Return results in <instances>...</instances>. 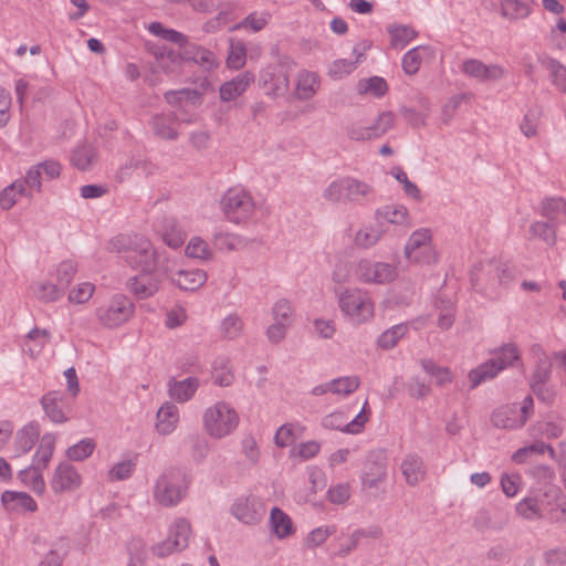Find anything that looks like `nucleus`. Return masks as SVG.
<instances>
[{"instance_id":"nucleus-36","label":"nucleus","mask_w":566,"mask_h":566,"mask_svg":"<svg viewBox=\"0 0 566 566\" xmlns=\"http://www.w3.org/2000/svg\"><path fill=\"white\" fill-rule=\"evenodd\" d=\"M213 382L221 387H228L232 384L234 375L227 358L216 360L212 369Z\"/></svg>"},{"instance_id":"nucleus-46","label":"nucleus","mask_w":566,"mask_h":566,"mask_svg":"<svg viewBox=\"0 0 566 566\" xmlns=\"http://www.w3.org/2000/svg\"><path fill=\"white\" fill-rule=\"evenodd\" d=\"M247 59V49L243 42L238 41L231 43L230 52L228 54L227 64L229 67L239 70L241 69Z\"/></svg>"},{"instance_id":"nucleus-18","label":"nucleus","mask_w":566,"mask_h":566,"mask_svg":"<svg viewBox=\"0 0 566 566\" xmlns=\"http://www.w3.org/2000/svg\"><path fill=\"white\" fill-rule=\"evenodd\" d=\"M182 61L193 62L206 71H211L218 66V61L211 51L189 42L182 49Z\"/></svg>"},{"instance_id":"nucleus-63","label":"nucleus","mask_w":566,"mask_h":566,"mask_svg":"<svg viewBox=\"0 0 566 566\" xmlns=\"http://www.w3.org/2000/svg\"><path fill=\"white\" fill-rule=\"evenodd\" d=\"M55 447V437L53 434H44L38 447L34 460H51Z\"/></svg>"},{"instance_id":"nucleus-15","label":"nucleus","mask_w":566,"mask_h":566,"mask_svg":"<svg viewBox=\"0 0 566 566\" xmlns=\"http://www.w3.org/2000/svg\"><path fill=\"white\" fill-rule=\"evenodd\" d=\"M386 478V469L381 462H369V467L364 471L361 476V489L369 497L376 499L384 489L381 484Z\"/></svg>"},{"instance_id":"nucleus-55","label":"nucleus","mask_w":566,"mask_h":566,"mask_svg":"<svg viewBox=\"0 0 566 566\" xmlns=\"http://www.w3.org/2000/svg\"><path fill=\"white\" fill-rule=\"evenodd\" d=\"M516 512L526 520H533L542 516L537 500L534 497H525L518 502L516 505Z\"/></svg>"},{"instance_id":"nucleus-19","label":"nucleus","mask_w":566,"mask_h":566,"mask_svg":"<svg viewBox=\"0 0 566 566\" xmlns=\"http://www.w3.org/2000/svg\"><path fill=\"white\" fill-rule=\"evenodd\" d=\"M254 74L245 71L237 75L220 87V98L223 102H230L242 95L247 88L254 82Z\"/></svg>"},{"instance_id":"nucleus-47","label":"nucleus","mask_w":566,"mask_h":566,"mask_svg":"<svg viewBox=\"0 0 566 566\" xmlns=\"http://www.w3.org/2000/svg\"><path fill=\"white\" fill-rule=\"evenodd\" d=\"M401 472L410 485H416L424 478L422 462H401Z\"/></svg>"},{"instance_id":"nucleus-57","label":"nucleus","mask_w":566,"mask_h":566,"mask_svg":"<svg viewBox=\"0 0 566 566\" xmlns=\"http://www.w3.org/2000/svg\"><path fill=\"white\" fill-rule=\"evenodd\" d=\"M213 244L221 251H233L240 248L242 240L231 233H217L213 239Z\"/></svg>"},{"instance_id":"nucleus-2","label":"nucleus","mask_w":566,"mask_h":566,"mask_svg":"<svg viewBox=\"0 0 566 566\" xmlns=\"http://www.w3.org/2000/svg\"><path fill=\"white\" fill-rule=\"evenodd\" d=\"M189 479L180 468H172L164 472L155 485V500L164 506H175L185 496L189 486Z\"/></svg>"},{"instance_id":"nucleus-48","label":"nucleus","mask_w":566,"mask_h":566,"mask_svg":"<svg viewBox=\"0 0 566 566\" xmlns=\"http://www.w3.org/2000/svg\"><path fill=\"white\" fill-rule=\"evenodd\" d=\"M359 387L358 377H343L331 381L329 390L334 394L349 395Z\"/></svg>"},{"instance_id":"nucleus-1","label":"nucleus","mask_w":566,"mask_h":566,"mask_svg":"<svg viewBox=\"0 0 566 566\" xmlns=\"http://www.w3.org/2000/svg\"><path fill=\"white\" fill-rule=\"evenodd\" d=\"M106 249L124 254L125 262L134 270L154 271L158 266L159 253L145 235L120 233L107 242Z\"/></svg>"},{"instance_id":"nucleus-21","label":"nucleus","mask_w":566,"mask_h":566,"mask_svg":"<svg viewBox=\"0 0 566 566\" xmlns=\"http://www.w3.org/2000/svg\"><path fill=\"white\" fill-rule=\"evenodd\" d=\"M269 524L272 533L279 539L287 538L295 533L292 518L277 506L271 510Z\"/></svg>"},{"instance_id":"nucleus-62","label":"nucleus","mask_w":566,"mask_h":566,"mask_svg":"<svg viewBox=\"0 0 566 566\" xmlns=\"http://www.w3.org/2000/svg\"><path fill=\"white\" fill-rule=\"evenodd\" d=\"M135 470V462H116L108 471L111 481H124L128 479Z\"/></svg>"},{"instance_id":"nucleus-44","label":"nucleus","mask_w":566,"mask_h":566,"mask_svg":"<svg viewBox=\"0 0 566 566\" xmlns=\"http://www.w3.org/2000/svg\"><path fill=\"white\" fill-rule=\"evenodd\" d=\"M149 163L142 158L132 157L125 163L117 171L116 179L119 182H124L134 170H142L143 172L148 171Z\"/></svg>"},{"instance_id":"nucleus-20","label":"nucleus","mask_w":566,"mask_h":566,"mask_svg":"<svg viewBox=\"0 0 566 566\" xmlns=\"http://www.w3.org/2000/svg\"><path fill=\"white\" fill-rule=\"evenodd\" d=\"M492 422L502 429H517L524 426V419L518 418L516 403L499 407L492 415Z\"/></svg>"},{"instance_id":"nucleus-31","label":"nucleus","mask_w":566,"mask_h":566,"mask_svg":"<svg viewBox=\"0 0 566 566\" xmlns=\"http://www.w3.org/2000/svg\"><path fill=\"white\" fill-rule=\"evenodd\" d=\"M38 439L39 430L35 426L28 424L19 430L15 436V447L17 451H19L17 457L30 451Z\"/></svg>"},{"instance_id":"nucleus-27","label":"nucleus","mask_w":566,"mask_h":566,"mask_svg":"<svg viewBox=\"0 0 566 566\" xmlns=\"http://www.w3.org/2000/svg\"><path fill=\"white\" fill-rule=\"evenodd\" d=\"M97 160V150L91 144L78 145L72 153L71 163L80 170H88Z\"/></svg>"},{"instance_id":"nucleus-41","label":"nucleus","mask_w":566,"mask_h":566,"mask_svg":"<svg viewBox=\"0 0 566 566\" xmlns=\"http://www.w3.org/2000/svg\"><path fill=\"white\" fill-rule=\"evenodd\" d=\"M95 449L93 439L86 438L66 450L69 460H85L91 457Z\"/></svg>"},{"instance_id":"nucleus-30","label":"nucleus","mask_w":566,"mask_h":566,"mask_svg":"<svg viewBox=\"0 0 566 566\" xmlns=\"http://www.w3.org/2000/svg\"><path fill=\"white\" fill-rule=\"evenodd\" d=\"M176 118L174 115H156L153 117V129L156 136L163 139L174 140L178 133L174 127Z\"/></svg>"},{"instance_id":"nucleus-33","label":"nucleus","mask_w":566,"mask_h":566,"mask_svg":"<svg viewBox=\"0 0 566 566\" xmlns=\"http://www.w3.org/2000/svg\"><path fill=\"white\" fill-rule=\"evenodd\" d=\"M148 30L154 35L178 44L180 49H184V46L189 42L187 35L174 29H167L160 22H151Z\"/></svg>"},{"instance_id":"nucleus-29","label":"nucleus","mask_w":566,"mask_h":566,"mask_svg":"<svg viewBox=\"0 0 566 566\" xmlns=\"http://www.w3.org/2000/svg\"><path fill=\"white\" fill-rule=\"evenodd\" d=\"M62 399L61 392L50 391L45 394L41 399V405L46 416L55 423H62L66 421V417L60 406Z\"/></svg>"},{"instance_id":"nucleus-3","label":"nucleus","mask_w":566,"mask_h":566,"mask_svg":"<svg viewBox=\"0 0 566 566\" xmlns=\"http://www.w3.org/2000/svg\"><path fill=\"white\" fill-rule=\"evenodd\" d=\"M239 424V416L229 403L219 401L203 413L206 431L213 438L230 434Z\"/></svg>"},{"instance_id":"nucleus-6","label":"nucleus","mask_w":566,"mask_h":566,"mask_svg":"<svg viewBox=\"0 0 566 566\" xmlns=\"http://www.w3.org/2000/svg\"><path fill=\"white\" fill-rule=\"evenodd\" d=\"M226 218L234 223L247 221L254 212V201L244 190L229 189L220 200Z\"/></svg>"},{"instance_id":"nucleus-51","label":"nucleus","mask_w":566,"mask_h":566,"mask_svg":"<svg viewBox=\"0 0 566 566\" xmlns=\"http://www.w3.org/2000/svg\"><path fill=\"white\" fill-rule=\"evenodd\" d=\"M186 254L189 258L208 260L211 256L208 243L200 238H193L186 247Z\"/></svg>"},{"instance_id":"nucleus-50","label":"nucleus","mask_w":566,"mask_h":566,"mask_svg":"<svg viewBox=\"0 0 566 566\" xmlns=\"http://www.w3.org/2000/svg\"><path fill=\"white\" fill-rule=\"evenodd\" d=\"M297 438L295 426L292 423L282 424L274 436L275 444L280 448H285L294 443Z\"/></svg>"},{"instance_id":"nucleus-34","label":"nucleus","mask_w":566,"mask_h":566,"mask_svg":"<svg viewBox=\"0 0 566 566\" xmlns=\"http://www.w3.org/2000/svg\"><path fill=\"white\" fill-rule=\"evenodd\" d=\"M542 64L551 72L553 84L556 88L562 93H566V66L552 57L543 60Z\"/></svg>"},{"instance_id":"nucleus-28","label":"nucleus","mask_w":566,"mask_h":566,"mask_svg":"<svg viewBox=\"0 0 566 566\" xmlns=\"http://www.w3.org/2000/svg\"><path fill=\"white\" fill-rule=\"evenodd\" d=\"M501 370H503V365L497 366L496 359H489L469 373L471 387L475 388L481 382L494 378Z\"/></svg>"},{"instance_id":"nucleus-64","label":"nucleus","mask_w":566,"mask_h":566,"mask_svg":"<svg viewBox=\"0 0 566 566\" xmlns=\"http://www.w3.org/2000/svg\"><path fill=\"white\" fill-rule=\"evenodd\" d=\"M531 231L534 235L543 239L548 244H554L556 241L555 230L547 222L537 221L533 223Z\"/></svg>"},{"instance_id":"nucleus-35","label":"nucleus","mask_w":566,"mask_h":566,"mask_svg":"<svg viewBox=\"0 0 566 566\" xmlns=\"http://www.w3.org/2000/svg\"><path fill=\"white\" fill-rule=\"evenodd\" d=\"M531 12V8L527 3L520 0H502L501 1V13L504 18L511 20L524 19Z\"/></svg>"},{"instance_id":"nucleus-14","label":"nucleus","mask_w":566,"mask_h":566,"mask_svg":"<svg viewBox=\"0 0 566 566\" xmlns=\"http://www.w3.org/2000/svg\"><path fill=\"white\" fill-rule=\"evenodd\" d=\"M367 419L364 409L352 421H348V418L343 412H333L323 418L322 424L326 429L358 433Z\"/></svg>"},{"instance_id":"nucleus-26","label":"nucleus","mask_w":566,"mask_h":566,"mask_svg":"<svg viewBox=\"0 0 566 566\" xmlns=\"http://www.w3.org/2000/svg\"><path fill=\"white\" fill-rule=\"evenodd\" d=\"M179 420L178 409L172 403H165L157 412V431L161 434L170 433Z\"/></svg>"},{"instance_id":"nucleus-32","label":"nucleus","mask_w":566,"mask_h":566,"mask_svg":"<svg viewBox=\"0 0 566 566\" xmlns=\"http://www.w3.org/2000/svg\"><path fill=\"white\" fill-rule=\"evenodd\" d=\"M25 196L31 198L32 195L27 192V189L23 187V182L13 181L11 185L6 187L0 193V206L4 210H9L12 208L17 201L18 197Z\"/></svg>"},{"instance_id":"nucleus-8","label":"nucleus","mask_w":566,"mask_h":566,"mask_svg":"<svg viewBox=\"0 0 566 566\" xmlns=\"http://www.w3.org/2000/svg\"><path fill=\"white\" fill-rule=\"evenodd\" d=\"M342 311L357 323L368 321L374 315V304L367 293L360 290L345 291L339 297Z\"/></svg>"},{"instance_id":"nucleus-38","label":"nucleus","mask_w":566,"mask_h":566,"mask_svg":"<svg viewBox=\"0 0 566 566\" xmlns=\"http://www.w3.org/2000/svg\"><path fill=\"white\" fill-rule=\"evenodd\" d=\"M545 452H547L551 458H554V450L549 444H546L543 441H536L527 447L520 448L513 454V460H517L523 457L537 458L544 455Z\"/></svg>"},{"instance_id":"nucleus-61","label":"nucleus","mask_w":566,"mask_h":566,"mask_svg":"<svg viewBox=\"0 0 566 566\" xmlns=\"http://www.w3.org/2000/svg\"><path fill=\"white\" fill-rule=\"evenodd\" d=\"M381 233L374 229H361L356 233L355 243L364 249L375 245L380 240Z\"/></svg>"},{"instance_id":"nucleus-23","label":"nucleus","mask_w":566,"mask_h":566,"mask_svg":"<svg viewBox=\"0 0 566 566\" xmlns=\"http://www.w3.org/2000/svg\"><path fill=\"white\" fill-rule=\"evenodd\" d=\"M171 281L181 290L196 291L205 284L207 274L198 269L180 270L171 277Z\"/></svg>"},{"instance_id":"nucleus-24","label":"nucleus","mask_w":566,"mask_h":566,"mask_svg":"<svg viewBox=\"0 0 566 566\" xmlns=\"http://www.w3.org/2000/svg\"><path fill=\"white\" fill-rule=\"evenodd\" d=\"M1 502L10 511L34 512L36 510L35 501L25 492L4 491L1 495Z\"/></svg>"},{"instance_id":"nucleus-10","label":"nucleus","mask_w":566,"mask_h":566,"mask_svg":"<svg viewBox=\"0 0 566 566\" xmlns=\"http://www.w3.org/2000/svg\"><path fill=\"white\" fill-rule=\"evenodd\" d=\"M356 274L365 283L385 284L396 279L397 270L389 263L361 260L357 264Z\"/></svg>"},{"instance_id":"nucleus-12","label":"nucleus","mask_w":566,"mask_h":566,"mask_svg":"<svg viewBox=\"0 0 566 566\" xmlns=\"http://www.w3.org/2000/svg\"><path fill=\"white\" fill-rule=\"evenodd\" d=\"M231 514L247 525H255L263 518L265 506L255 496L241 497L232 504Z\"/></svg>"},{"instance_id":"nucleus-22","label":"nucleus","mask_w":566,"mask_h":566,"mask_svg":"<svg viewBox=\"0 0 566 566\" xmlns=\"http://www.w3.org/2000/svg\"><path fill=\"white\" fill-rule=\"evenodd\" d=\"M532 350L537 356V360L530 378V385L549 384L553 363L539 345H534Z\"/></svg>"},{"instance_id":"nucleus-58","label":"nucleus","mask_w":566,"mask_h":566,"mask_svg":"<svg viewBox=\"0 0 566 566\" xmlns=\"http://www.w3.org/2000/svg\"><path fill=\"white\" fill-rule=\"evenodd\" d=\"M15 182H23V187L27 189V192L32 195V191L35 192L41 191V168L39 164L32 168H30L23 180H15Z\"/></svg>"},{"instance_id":"nucleus-4","label":"nucleus","mask_w":566,"mask_h":566,"mask_svg":"<svg viewBox=\"0 0 566 566\" xmlns=\"http://www.w3.org/2000/svg\"><path fill=\"white\" fill-rule=\"evenodd\" d=\"M191 534L190 522L185 517H178L169 526L167 538L151 546V553L158 558L180 553L188 547Z\"/></svg>"},{"instance_id":"nucleus-42","label":"nucleus","mask_w":566,"mask_h":566,"mask_svg":"<svg viewBox=\"0 0 566 566\" xmlns=\"http://www.w3.org/2000/svg\"><path fill=\"white\" fill-rule=\"evenodd\" d=\"M359 93H370L377 97L386 94L388 91L387 82L379 76H373L368 80L360 81L358 84Z\"/></svg>"},{"instance_id":"nucleus-11","label":"nucleus","mask_w":566,"mask_h":566,"mask_svg":"<svg viewBox=\"0 0 566 566\" xmlns=\"http://www.w3.org/2000/svg\"><path fill=\"white\" fill-rule=\"evenodd\" d=\"M160 283L161 280L156 269L154 271H139V274L128 279L126 287L138 300H146L159 291Z\"/></svg>"},{"instance_id":"nucleus-54","label":"nucleus","mask_w":566,"mask_h":566,"mask_svg":"<svg viewBox=\"0 0 566 566\" xmlns=\"http://www.w3.org/2000/svg\"><path fill=\"white\" fill-rule=\"evenodd\" d=\"M423 50H426V48H413L403 55L402 69L407 74L413 75L418 72L421 64L420 51Z\"/></svg>"},{"instance_id":"nucleus-17","label":"nucleus","mask_w":566,"mask_h":566,"mask_svg":"<svg viewBox=\"0 0 566 566\" xmlns=\"http://www.w3.org/2000/svg\"><path fill=\"white\" fill-rule=\"evenodd\" d=\"M81 484V476L70 462H60L55 469L51 485L55 492L72 491Z\"/></svg>"},{"instance_id":"nucleus-7","label":"nucleus","mask_w":566,"mask_h":566,"mask_svg":"<svg viewBox=\"0 0 566 566\" xmlns=\"http://www.w3.org/2000/svg\"><path fill=\"white\" fill-rule=\"evenodd\" d=\"M133 313L134 304L125 295H117L96 310L98 322L107 328H114L125 323Z\"/></svg>"},{"instance_id":"nucleus-43","label":"nucleus","mask_w":566,"mask_h":566,"mask_svg":"<svg viewBox=\"0 0 566 566\" xmlns=\"http://www.w3.org/2000/svg\"><path fill=\"white\" fill-rule=\"evenodd\" d=\"M391 36V45L395 48H405L411 41L417 32L407 25L395 27L389 30Z\"/></svg>"},{"instance_id":"nucleus-37","label":"nucleus","mask_w":566,"mask_h":566,"mask_svg":"<svg viewBox=\"0 0 566 566\" xmlns=\"http://www.w3.org/2000/svg\"><path fill=\"white\" fill-rule=\"evenodd\" d=\"M127 553L129 556L127 566H145L147 549L142 538H132L127 544Z\"/></svg>"},{"instance_id":"nucleus-49","label":"nucleus","mask_w":566,"mask_h":566,"mask_svg":"<svg viewBox=\"0 0 566 566\" xmlns=\"http://www.w3.org/2000/svg\"><path fill=\"white\" fill-rule=\"evenodd\" d=\"M494 354H497V356L493 359L497 360V366L503 365V369L512 365L520 357L518 349L513 343L504 344L499 350L494 352Z\"/></svg>"},{"instance_id":"nucleus-45","label":"nucleus","mask_w":566,"mask_h":566,"mask_svg":"<svg viewBox=\"0 0 566 566\" xmlns=\"http://www.w3.org/2000/svg\"><path fill=\"white\" fill-rule=\"evenodd\" d=\"M406 325H396L390 329H387L379 336L378 344L381 348L385 349L392 348L394 346H396L398 340L406 334Z\"/></svg>"},{"instance_id":"nucleus-25","label":"nucleus","mask_w":566,"mask_h":566,"mask_svg":"<svg viewBox=\"0 0 566 566\" xmlns=\"http://www.w3.org/2000/svg\"><path fill=\"white\" fill-rule=\"evenodd\" d=\"M199 387V379L196 377H188L184 380L169 381V395L172 399L185 402L188 401L197 391Z\"/></svg>"},{"instance_id":"nucleus-16","label":"nucleus","mask_w":566,"mask_h":566,"mask_svg":"<svg viewBox=\"0 0 566 566\" xmlns=\"http://www.w3.org/2000/svg\"><path fill=\"white\" fill-rule=\"evenodd\" d=\"M461 70L468 76L474 77L479 81H496L504 75L502 66L493 64L486 65L480 60L470 59L462 63Z\"/></svg>"},{"instance_id":"nucleus-9","label":"nucleus","mask_w":566,"mask_h":566,"mask_svg":"<svg viewBox=\"0 0 566 566\" xmlns=\"http://www.w3.org/2000/svg\"><path fill=\"white\" fill-rule=\"evenodd\" d=\"M405 256L417 264H431L437 261V253L431 247V234L427 229L416 230L405 247Z\"/></svg>"},{"instance_id":"nucleus-39","label":"nucleus","mask_w":566,"mask_h":566,"mask_svg":"<svg viewBox=\"0 0 566 566\" xmlns=\"http://www.w3.org/2000/svg\"><path fill=\"white\" fill-rule=\"evenodd\" d=\"M376 214L378 219H382L394 224H402L407 219L408 211L402 206H386L378 209Z\"/></svg>"},{"instance_id":"nucleus-60","label":"nucleus","mask_w":566,"mask_h":566,"mask_svg":"<svg viewBox=\"0 0 566 566\" xmlns=\"http://www.w3.org/2000/svg\"><path fill=\"white\" fill-rule=\"evenodd\" d=\"M321 449V444L317 441L302 442L298 446L291 449V457L311 459L317 455Z\"/></svg>"},{"instance_id":"nucleus-56","label":"nucleus","mask_w":566,"mask_h":566,"mask_svg":"<svg viewBox=\"0 0 566 566\" xmlns=\"http://www.w3.org/2000/svg\"><path fill=\"white\" fill-rule=\"evenodd\" d=\"M350 497V485L348 483H338L331 486L327 491V499L336 505L345 504Z\"/></svg>"},{"instance_id":"nucleus-5","label":"nucleus","mask_w":566,"mask_h":566,"mask_svg":"<svg viewBox=\"0 0 566 566\" xmlns=\"http://www.w3.org/2000/svg\"><path fill=\"white\" fill-rule=\"evenodd\" d=\"M371 192V187L352 177L339 178L324 190L323 197L328 202H360Z\"/></svg>"},{"instance_id":"nucleus-13","label":"nucleus","mask_w":566,"mask_h":566,"mask_svg":"<svg viewBox=\"0 0 566 566\" xmlns=\"http://www.w3.org/2000/svg\"><path fill=\"white\" fill-rule=\"evenodd\" d=\"M395 124V116L391 112H382L375 123L367 127H352L348 135L355 140H367L377 138L389 130Z\"/></svg>"},{"instance_id":"nucleus-40","label":"nucleus","mask_w":566,"mask_h":566,"mask_svg":"<svg viewBox=\"0 0 566 566\" xmlns=\"http://www.w3.org/2000/svg\"><path fill=\"white\" fill-rule=\"evenodd\" d=\"M542 213L551 220H557L559 217H566V201L562 198L546 199L542 203Z\"/></svg>"},{"instance_id":"nucleus-53","label":"nucleus","mask_w":566,"mask_h":566,"mask_svg":"<svg viewBox=\"0 0 566 566\" xmlns=\"http://www.w3.org/2000/svg\"><path fill=\"white\" fill-rule=\"evenodd\" d=\"M335 527L334 526H327V527H316L313 531H311L305 538V545L308 548H315L321 546L323 543L326 542L328 536L334 534Z\"/></svg>"},{"instance_id":"nucleus-52","label":"nucleus","mask_w":566,"mask_h":566,"mask_svg":"<svg viewBox=\"0 0 566 566\" xmlns=\"http://www.w3.org/2000/svg\"><path fill=\"white\" fill-rule=\"evenodd\" d=\"M33 292L38 298L43 302L56 301L62 295V290L52 283H38L33 287Z\"/></svg>"},{"instance_id":"nucleus-59","label":"nucleus","mask_w":566,"mask_h":566,"mask_svg":"<svg viewBox=\"0 0 566 566\" xmlns=\"http://www.w3.org/2000/svg\"><path fill=\"white\" fill-rule=\"evenodd\" d=\"M76 271H77V266L71 260L63 261L59 265V268H57V281H59L62 290H64L65 287L69 286V284L73 280L74 275L76 274Z\"/></svg>"}]
</instances>
